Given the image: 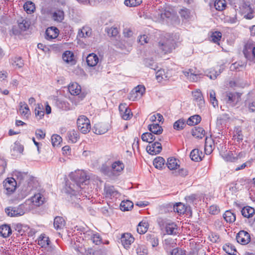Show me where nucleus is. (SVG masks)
Segmentation results:
<instances>
[{
    "label": "nucleus",
    "instance_id": "c9c22d12",
    "mask_svg": "<svg viewBox=\"0 0 255 255\" xmlns=\"http://www.w3.org/2000/svg\"><path fill=\"white\" fill-rule=\"evenodd\" d=\"M186 124V121L184 119H180L174 123L173 128L177 130H180L185 128Z\"/></svg>",
    "mask_w": 255,
    "mask_h": 255
},
{
    "label": "nucleus",
    "instance_id": "6e6d98bb",
    "mask_svg": "<svg viewBox=\"0 0 255 255\" xmlns=\"http://www.w3.org/2000/svg\"><path fill=\"white\" fill-rule=\"evenodd\" d=\"M23 7L25 10L27 12L30 13L32 12H33L35 6L33 3L31 1H28L26 2L23 6Z\"/></svg>",
    "mask_w": 255,
    "mask_h": 255
},
{
    "label": "nucleus",
    "instance_id": "f704fd0d",
    "mask_svg": "<svg viewBox=\"0 0 255 255\" xmlns=\"http://www.w3.org/2000/svg\"><path fill=\"white\" fill-rule=\"evenodd\" d=\"M201 121V118L200 116L195 115L190 117L187 121L186 124L189 126L197 125Z\"/></svg>",
    "mask_w": 255,
    "mask_h": 255
},
{
    "label": "nucleus",
    "instance_id": "4468645a",
    "mask_svg": "<svg viewBox=\"0 0 255 255\" xmlns=\"http://www.w3.org/2000/svg\"><path fill=\"white\" fill-rule=\"evenodd\" d=\"M141 138L143 141L149 143H152L156 140L161 141L162 139L161 137L155 136V135L153 134L151 132L143 133L141 136Z\"/></svg>",
    "mask_w": 255,
    "mask_h": 255
},
{
    "label": "nucleus",
    "instance_id": "9b49d317",
    "mask_svg": "<svg viewBox=\"0 0 255 255\" xmlns=\"http://www.w3.org/2000/svg\"><path fill=\"white\" fill-rule=\"evenodd\" d=\"M145 88L141 85H138L135 87L130 93V100L134 101L135 99L141 97L145 92Z\"/></svg>",
    "mask_w": 255,
    "mask_h": 255
},
{
    "label": "nucleus",
    "instance_id": "09e8293b",
    "mask_svg": "<svg viewBox=\"0 0 255 255\" xmlns=\"http://www.w3.org/2000/svg\"><path fill=\"white\" fill-rule=\"evenodd\" d=\"M224 250L229 255H235L236 252L235 247L231 244L226 245L223 247Z\"/></svg>",
    "mask_w": 255,
    "mask_h": 255
},
{
    "label": "nucleus",
    "instance_id": "37998d69",
    "mask_svg": "<svg viewBox=\"0 0 255 255\" xmlns=\"http://www.w3.org/2000/svg\"><path fill=\"white\" fill-rule=\"evenodd\" d=\"M226 6V1L225 0H216L214 3L215 8L219 11L223 10Z\"/></svg>",
    "mask_w": 255,
    "mask_h": 255
},
{
    "label": "nucleus",
    "instance_id": "58836bf2",
    "mask_svg": "<svg viewBox=\"0 0 255 255\" xmlns=\"http://www.w3.org/2000/svg\"><path fill=\"white\" fill-rule=\"evenodd\" d=\"M174 212H176L179 214H183L186 212V208L184 204L182 203H176L173 207Z\"/></svg>",
    "mask_w": 255,
    "mask_h": 255
},
{
    "label": "nucleus",
    "instance_id": "f8f14e48",
    "mask_svg": "<svg viewBox=\"0 0 255 255\" xmlns=\"http://www.w3.org/2000/svg\"><path fill=\"white\" fill-rule=\"evenodd\" d=\"M165 228L166 232L169 235H176L178 233L177 225L172 222H166L163 225Z\"/></svg>",
    "mask_w": 255,
    "mask_h": 255
},
{
    "label": "nucleus",
    "instance_id": "9d476101",
    "mask_svg": "<svg viewBox=\"0 0 255 255\" xmlns=\"http://www.w3.org/2000/svg\"><path fill=\"white\" fill-rule=\"evenodd\" d=\"M236 239L239 243L242 245H247L251 241L250 234L245 231H241L236 236Z\"/></svg>",
    "mask_w": 255,
    "mask_h": 255
},
{
    "label": "nucleus",
    "instance_id": "4be33fe9",
    "mask_svg": "<svg viewBox=\"0 0 255 255\" xmlns=\"http://www.w3.org/2000/svg\"><path fill=\"white\" fill-rule=\"evenodd\" d=\"M203 153L200 151L198 149H194L191 151L190 156L193 161H199L202 159Z\"/></svg>",
    "mask_w": 255,
    "mask_h": 255
},
{
    "label": "nucleus",
    "instance_id": "603ef678",
    "mask_svg": "<svg viewBox=\"0 0 255 255\" xmlns=\"http://www.w3.org/2000/svg\"><path fill=\"white\" fill-rule=\"evenodd\" d=\"M210 101L214 107L218 106V101L216 97V93L213 90L210 91Z\"/></svg>",
    "mask_w": 255,
    "mask_h": 255
},
{
    "label": "nucleus",
    "instance_id": "423d86ee",
    "mask_svg": "<svg viewBox=\"0 0 255 255\" xmlns=\"http://www.w3.org/2000/svg\"><path fill=\"white\" fill-rule=\"evenodd\" d=\"M175 43L172 39H168L159 42V47L164 54L170 53L175 48Z\"/></svg>",
    "mask_w": 255,
    "mask_h": 255
},
{
    "label": "nucleus",
    "instance_id": "ea45409f",
    "mask_svg": "<svg viewBox=\"0 0 255 255\" xmlns=\"http://www.w3.org/2000/svg\"><path fill=\"white\" fill-rule=\"evenodd\" d=\"M214 149L213 142L211 140H208L206 138L205 143V152L207 154H210Z\"/></svg>",
    "mask_w": 255,
    "mask_h": 255
},
{
    "label": "nucleus",
    "instance_id": "4c0bfd02",
    "mask_svg": "<svg viewBox=\"0 0 255 255\" xmlns=\"http://www.w3.org/2000/svg\"><path fill=\"white\" fill-rule=\"evenodd\" d=\"M133 204L132 202L127 200L122 201L120 204L121 210L123 211H129L133 207Z\"/></svg>",
    "mask_w": 255,
    "mask_h": 255
},
{
    "label": "nucleus",
    "instance_id": "a18cd8bd",
    "mask_svg": "<svg viewBox=\"0 0 255 255\" xmlns=\"http://www.w3.org/2000/svg\"><path fill=\"white\" fill-rule=\"evenodd\" d=\"M12 64L15 68H21L23 65V61L20 57H15L12 59Z\"/></svg>",
    "mask_w": 255,
    "mask_h": 255
},
{
    "label": "nucleus",
    "instance_id": "20e7f679",
    "mask_svg": "<svg viewBox=\"0 0 255 255\" xmlns=\"http://www.w3.org/2000/svg\"><path fill=\"white\" fill-rule=\"evenodd\" d=\"M78 129L83 133L89 132L91 129L90 120L85 116H80L77 121Z\"/></svg>",
    "mask_w": 255,
    "mask_h": 255
},
{
    "label": "nucleus",
    "instance_id": "6ab92c4d",
    "mask_svg": "<svg viewBox=\"0 0 255 255\" xmlns=\"http://www.w3.org/2000/svg\"><path fill=\"white\" fill-rule=\"evenodd\" d=\"M104 191L106 196L110 198L116 197L118 194V192L115 189L113 186H105Z\"/></svg>",
    "mask_w": 255,
    "mask_h": 255
},
{
    "label": "nucleus",
    "instance_id": "5701e85b",
    "mask_svg": "<svg viewBox=\"0 0 255 255\" xmlns=\"http://www.w3.org/2000/svg\"><path fill=\"white\" fill-rule=\"evenodd\" d=\"M179 162L177 159L170 157L167 159L166 165L170 170H175L179 167Z\"/></svg>",
    "mask_w": 255,
    "mask_h": 255
},
{
    "label": "nucleus",
    "instance_id": "680f3d73",
    "mask_svg": "<svg viewBox=\"0 0 255 255\" xmlns=\"http://www.w3.org/2000/svg\"><path fill=\"white\" fill-rule=\"evenodd\" d=\"M91 240L96 245H99L102 242L101 237L98 234H93L91 237Z\"/></svg>",
    "mask_w": 255,
    "mask_h": 255
},
{
    "label": "nucleus",
    "instance_id": "a878e982",
    "mask_svg": "<svg viewBox=\"0 0 255 255\" xmlns=\"http://www.w3.org/2000/svg\"><path fill=\"white\" fill-rule=\"evenodd\" d=\"M241 212L244 217L250 218L254 215L255 209L250 206H246L242 209Z\"/></svg>",
    "mask_w": 255,
    "mask_h": 255
},
{
    "label": "nucleus",
    "instance_id": "ddd939ff",
    "mask_svg": "<svg viewBox=\"0 0 255 255\" xmlns=\"http://www.w3.org/2000/svg\"><path fill=\"white\" fill-rule=\"evenodd\" d=\"M134 238L129 233H125L121 237V242L125 248H128L129 246L133 242Z\"/></svg>",
    "mask_w": 255,
    "mask_h": 255
},
{
    "label": "nucleus",
    "instance_id": "4d7b16f0",
    "mask_svg": "<svg viewBox=\"0 0 255 255\" xmlns=\"http://www.w3.org/2000/svg\"><path fill=\"white\" fill-rule=\"evenodd\" d=\"M222 37V33L219 31H215L212 33L211 38V40L214 43H218Z\"/></svg>",
    "mask_w": 255,
    "mask_h": 255
},
{
    "label": "nucleus",
    "instance_id": "dca6fc26",
    "mask_svg": "<svg viewBox=\"0 0 255 255\" xmlns=\"http://www.w3.org/2000/svg\"><path fill=\"white\" fill-rule=\"evenodd\" d=\"M125 165L122 161L118 160L114 162L111 166L112 172L113 174H119L124 169Z\"/></svg>",
    "mask_w": 255,
    "mask_h": 255
},
{
    "label": "nucleus",
    "instance_id": "864d4df0",
    "mask_svg": "<svg viewBox=\"0 0 255 255\" xmlns=\"http://www.w3.org/2000/svg\"><path fill=\"white\" fill-rule=\"evenodd\" d=\"M51 142L53 146H57L62 141L61 137L58 134H53L51 138Z\"/></svg>",
    "mask_w": 255,
    "mask_h": 255
},
{
    "label": "nucleus",
    "instance_id": "c03bdc74",
    "mask_svg": "<svg viewBox=\"0 0 255 255\" xmlns=\"http://www.w3.org/2000/svg\"><path fill=\"white\" fill-rule=\"evenodd\" d=\"M57 104L58 108L62 110L67 111L70 109V105L67 101L59 100Z\"/></svg>",
    "mask_w": 255,
    "mask_h": 255
},
{
    "label": "nucleus",
    "instance_id": "f257e3e1",
    "mask_svg": "<svg viewBox=\"0 0 255 255\" xmlns=\"http://www.w3.org/2000/svg\"><path fill=\"white\" fill-rule=\"evenodd\" d=\"M71 178L76 184V187H75L74 185H73V187L69 186V188L73 192L72 193L73 194L78 191L79 188L84 189V187H82V186L87 185L89 180V177L83 170H78L75 171V173H72Z\"/></svg>",
    "mask_w": 255,
    "mask_h": 255
},
{
    "label": "nucleus",
    "instance_id": "72a5a7b5",
    "mask_svg": "<svg viewBox=\"0 0 255 255\" xmlns=\"http://www.w3.org/2000/svg\"><path fill=\"white\" fill-rule=\"evenodd\" d=\"M19 111L20 114L23 116L27 117L29 114V109L25 103H20Z\"/></svg>",
    "mask_w": 255,
    "mask_h": 255
},
{
    "label": "nucleus",
    "instance_id": "473e14b6",
    "mask_svg": "<svg viewBox=\"0 0 255 255\" xmlns=\"http://www.w3.org/2000/svg\"><path fill=\"white\" fill-rule=\"evenodd\" d=\"M224 219L227 223H232L235 221L236 216L231 211H226L223 215Z\"/></svg>",
    "mask_w": 255,
    "mask_h": 255
},
{
    "label": "nucleus",
    "instance_id": "8fccbe9b",
    "mask_svg": "<svg viewBox=\"0 0 255 255\" xmlns=\"http://www.w3.org/2000/svg\"><path fill=\"white\" fill-rule=\"evenodd\" d=\"M171 13L169 11L164 10L157 12V15L158 19H164L165 18H169L170 17Z\"/></svg>",
    "mask_w": 255,
    "mask_h": 255
},
{
    "label": "nucleus",
    "instance_id": "a211bd4d",
    "mask_svg": "<svg viewBox=\"0 0 255 255\" xmlns=\"http://www.w3.org/2000/svg\"><path fill=\"white\" fill-rule=\"evenodd\" d=\"M51 16L53 20L60 22L64 18V12L63 10L58 9L51 13Z\"/></svg>",
    "mask_w": 255,
    "mask_h": 255
},
{
    "label": "nucleus",
    "instance_id": "2eb2a0df",
    "mask_svg": "<svg viewBox=\"0 0 255 255\" xmlns=\"http://www.w3.org/2000/svg\"><path fill=\"white\" fill-rule=\"evenodd\" d=\"M192 95L193 97V100L197 102L198 106L201 108L204 106L205 101L202 94L201 91L200 90H197L192 92Z\"/></svg>",
    "mask_w": 255,
    "mask_h": 255
},
{
    "label": "nucleus",
    "instance_id": "f03ea898",
    "mask_svg": "<svg viewBox=\"0 0 255 255\" xmlns=\"http://www.w3.org/2000/svg\"><path fill=\"white\" fill-rule=\"evenodd\" d=\"M30 210V207H27L25 203L21 204L17 207H8L5 209V212L10 217H16L22 216L24 213Z\"/></svg>",
    "mask_w": 255,
    "mask_h": 255
},
{
    "label": "nucleus",
    "instance_id": "c85d7f7f",
    "mask_svg": "<svg viewBox=\"0 0 255 255\" xmlns=\"http://www.w3.org/2000/svg\"><path fill=\"white\" fill-rule=\"evenodd\" d=\"M92 33L91 29L89 27H83L78 31L77 36L80 38L89 37Z\"/></svg>",
    "mask_w": 255,
    "mask_h": 255
},
{
    "label": "nucleus",
    "instance_id": "412c9836",
    "mask_svg": "<svg viewBox=\"0 0 255 255\" xmlns=\"http://www.w3.org/2000/svg\"><path fill=\"white\" fill-rule=\"evenodd\" d=\"M149 130L153 134L158 135L162 133L163 129L158 124H153L148 126Z\"/></svg>",
    "mask_w": 255,
    "mask_h": 255
},
{
    "label": "nucleus",
    "instance_id": "39448f33",
    "mask_svg": "<svg viewBox=\"0 0 255 255\" xmlns=\"http://www.w3.org/2000/svg\"><path fill=\"white\" fill-rule=\"evenodd\" d=\"M241 94L237 92H226L224 93V100L232 107L235 106L241 101Z\"/></svg>",
    "mask_w": 255,
    "mask_h": 255
},
{
    "label": "nucleus",
    "instance_id": "1a4fd4ad",
    "mask_svg": "<svg viewBox=\"0 0 255 255\" xmlns=\"http://www.w3.org/2000/svg\"><path fill=\"white\" fill-rule=\"evenodd\" d=\"M68 90L71 95L79 96L81 100L85 97V94L81 93V86L77 83L70 84L68 87Z\"/></svg>",
    "mask_w": 255,
    "mask_h": 255
},
{
    "label": "nucleus",
    "instance_id": "0e129e2a",
    "mask_svg": "<svg viewBox=\"0 0 255 255\" xmlns=\"http://www.w3.org/2000/svg\"><path fill=\"white\" fill-rule=\"evenodd\" d=\"M149 40V38L148 36L145 34L140 35L138 38V42L141 45H143L145 43H147Z\"/></svg>",
    "mask_w": 255,
    "mask_h": 255
},
{
    "label": "nucleus",
    "instance_id": "2f4dec72",
    "mask_svg": "<svg viewBox=\"0 0 255 255\" xmlns=\"http://www.w3.org/2000/svg\"><path fill=\"white\" fill-rule=\"evenodd\" d=\"M148 227V224L146 222L141 221L137 227V232L139 234H143L147 232Z\"/></svg>",
    "mask_w": 255,
    "mask_h": 255
},
{
    "label": "nucleus",
    "instance_id": "338daca9",
    "mask_svg": "<svg viewBox=\"0 0 255 255\" xmlns=\"http://www.w3.org/2000/svg\"><path fill=\"white\" fill-rule=\"evenodd\" d=\"M200 78V74L192 72L189 77V80L191 82H197Z\"/></svg>",
    "mask_w": 255,
    "mask_h": 255
},
{
    "label": "nucleus",
    "instance_id": "bb28decb",
    "mask_svg": "<svg viewBox=\"0 0 255 255\" xmlns=\"http://www.w3.org/2000/svg\"><path fill=\"white\" fill-rule=\"evenodd\" d=\"M53 224L56 230L61 229L65 226V222L62 217L57 216L54 219Z\"/></svg>",
    "mask_w": 255,
    "mask_h": 255
},
{
    "label": "nucleus",
    "instance_id": "cd10ccee",
    "mask_svg": "<svg viewBox=\"0 0 255 255\" xmlns=\"http://www.w3.org/2000/svg\"><path fill=\"white\" fill-rule=\"evenodd\" d=\"M192 134L197 138H202L205 134V131L201 127H195L192 130Z\"/></svg>",
    "mask_w": 255,
    "mask_h": 255
},
{
    "label": "nucleus",
    "instance_id": "a19ab883",
    "mask_svg": "<svg viewBox=\"0 0 255 255\" xmlns=\"http://www.w3.org/2000/svg\"><path fill=\"white\" fill-rule=\"evenodd\" d=\"M136 252L137 255H147L148 250L144 245H138L136 248Z\"/></svg>",
    "mask_w": 255,
    "mask_h": 255
},
{
    "label": "nucleus",
    "instance_id": "e433bc0d",
    "mask_svg": "<svg viewBox=\"0 0 255 255\" xmlns=\"http://www.w3.org/2000/svg\"><path fill=\"white\" fill-rule=\"evenodd\" d=\"M165 162V161L163 157L158 156L154 159L153 163L156 168L161 169L164 166Z\"/></svg>",
    "mask_w": 255,
    "mask_h": 255
},
{
    "label": "nucleus",
    "instance_id": "052dcab7",
    "mask_svg": "<svg viewBox=\"0 0 255 255\" xmlns=\"http://www.w3.org/2000/svg\"><path fill=\"white\" fill-rule=\"evenodd\" d=\"M224 158L227 161L235 162V154L233 153V151H229L224 156Z\"/></svg>",
    "mask_w": 255,
    "mask_h": 255
},
{
    "label": "nucleus",
    "instance_id": "79ce46f5",
    "mask_svg": "<svg viewBox=\"0 0 255 255\" xmlns=\"http://www.w3.org/2000/svg\"><path fill=\"white\" fill-rule=\"evenodd\" d=\"M18 24L22 31H25L29 28L30 22L26 19H21L18 21Z\"/></svg>",
    "mask_w": 255,
    "mask_h": 255
},
{
    "label": "nucleus",
    "instance_id": "393cba45",
    "mask_svg": "<svg viewBox=\"0 0 255 255\" xmlns=\"http://www.w3.org/2000/svg\"><path fill=\"white\" fill-rule=\"evenodd\" d=\"M94 132L97 134H104L108 130L107 126L103 124H96L94 126Z\"/></svg>",
    "mask_w": 255,
    "mask_h": 255
},
{
    "label": "nucleus",
    "instance_id": "69168bd1",
    "mask_svg": "<svg viewBox=\"0 0 255 255\" xmlns=\"http://www.w3.org/2000/svg\"><path fill=\"white\" fill-rule=\"evenodd\" d=\"M171 255H185V252L179 248H175L170 252Z\"/></svg>",
    "mask_w": 255,
    "mask_h": 255
},
{
    "label": "nucleus",
    "instance_id": "7ed1b4c3",
    "mask_svg": "<svg viewBox=\"0 0 255 255\" xmlns=\"http://www.w3.org/2000/svg\"><path fill=\"white\" fill-rule=\"evenodd\" d=\"M44 199L41 194L37 193L31 197L30 199L27 200L24 203L26 207H30L31 210L42 205L44 202Z\"/></svg>",
    "mask_w": 255,
    "mask_h": 255
},
{
    "label": "nucleus",
    "instance_id": "774afa93",
    "mask_svg": "<svg viewBox=\"0 0 255 255\" xmlns=\"http://www.w3.org/2000/svg\"><path fill=\"white\" fill-rule=\"evenodd\" d=\"M26 175V174L19 171L14 172L13 174V176L16 177L17 179L20 181L23 180Z\"/></svg>",
    "mask_w": 255,
    "mask_h": 255
},
{
    "label": "nucleus",
    "instance_id": "5fc2aeb1",
    "mask_svg": "<svg viewBox=\"0 0 255 255\" xmlns=\"http://www.w3.org/2000/svg\"><path fill=\"white\" fill-rule=\"evenodd\" d=\"M106 31L109 36L116 37L119 33V30L116 27H112L110 28H107Z\"/></svg>",
    "mask_w": 255,
    "mask_h": 255
},
{
    "label": "nucleus",
    "instance_id": "49530a36",
    "mask_svg": "<svg viewBox=\"0 0 255 255\" xmlns=\"http://www.w3.org/2000/svg\"><path fill=\"white\" fill-rule=\"evenodd\" d=\"M62 58L64 61L69 63L73 60L74 54L70 51H66L63 53Z\"/></svg>",
    "mask_w": 255,
    "mask_h": 255
},
{
    "label": "nucleus",
    "instance_id": "7c9ffc66",
    "mask_svg": "<svg viewBox=\"0 0 255 255\" xmlns=\"http://www.w3.org/2000/svg\"><path fill=\"white\" fill-rule=\"evenodd\" d=\"M50 240L45 235H41L38 240V244L42 248H45L49 245Z\"/></svg>",
    "mask_w": 255,
    "mask_h": 255
},
{
    "label": "nucleus",
    "instance_id": "3c124183",
    "mask_svg": "<svg viewBox=\"0 0 255 255\" xmlns=\"http://www.w3.org/2000/svg\"><path fill=\"white\" fill-rule=\"evenodd\" d=\"M142 2V0H125V4L128 6L134 7L139 5Z\"/></svg>",
    "mask_w": 255,
    "mask_h": 255
},
{
    "label": "nucleus",
    "instance_id": "de8ad7c7",
    "mask_svg": "<svg viewBox=\"0 0 255 255\" xmlns=\"http://www.w3.org/2000/svg\"><path fill=\"white\" fill-rule=\"evenodd\" d=\"M23 147L19 143H15L12 149V152L13 155H16V154H21L23 152Z\"/></svg>",
    "mask_w": 255,
    "mask_h": 255
},
{
    "label": "nucleus",
    "instance_id": "aec40b11",
    "mask_svg": "<svg viewBox=\"0 0 255 255\" xmlns=\"http://www.w3.org/2000/svg\"><path fill=\"white\" fill-rule=\"evenodd\" d=\"M86 62L88 66L94 67L98 64L99 62V58L96 54L91 53L89 54L87 56Z\"/></svg>",
    "mask_w": 255,
    "mask_h": 255
},
{
    "label": "nucleus",
    "instance_id": "0eeeda50",
    "mask_svg": "<svg viewBox=\"0 0 255 255\" xmlns=\"http://www.w3.org/2000/svg\"><path fill=\"white\" fill-rule=\"evenodd\" d=\"M16 184V182L14 178H7L3 182V186L8 194H10L15 191Z\"/></svg>",
    "mask_w": 255,
    "mask_h": 255
},
{
    "label": "nucleus",
    "instance_id": "f3484780",
    "mask_svg": "<svg viewBox=\"0 0 255 255\" xmlns=\"http://www.w3.org/2000/svg\"><path fill=\"white\" fill-rule=\"evenodd\" d=\"M59 30L54 27H48L45 31V38L51 40L57 38L58 35Z\"/></svg>",
    "mask_w": 255,
    "mask_h": 255
},
{
    "label": "nucleus",
    "instance_id": "bf43d9fd",
    "mask_svg": "<svg viewBox=\"0 0 255 255\" xmlns=\"http://www.w3.org/2000/svg\"><path fill=\"white\" fill-rule=\"evenodd\" d=\"M167 77V76L166 75L164 70H162V69L158 70L156 72V79L159 81H160L162 80V79L166 78Z\"/></svg>",
    "mask_w": 255,
    "mask_h": 255
},
{
    "label": "nucleus",
    "instance_id": "e2e57ef3",
    "mask_svg": "<svg viewBox=\"0 0 255 255\" xmlns=\"http://www.w3.org/2000/svg\"><path fill=\"white\" fill-rule=\"evenodd\" d=\"M120 114L122 118L125 120H129L132 115L131 114V111L129 109L126 110V111L121 113Z\"/></svg>",
    "mask_w": 255,
    "mask_h": 255
},
{
    "label": "nucleus",
    "instance_id": "6e6552de",
    "mask_svg": "<svg viewBox=\"0 0 255 255\" xmlns=\"http://www.w3.org/2000/svg\"><path fill=\"white\" fill-rule=\"evenodd\" d=\"M159 140H156L154 142L151 143V145H147L146 149L147 152L151 155L159 154L162 150V146Z\"/></svg>",
    "mask_w": 255,
    "mask_h": 255
},
{
    "label": "nucleus",
    "instance_id": "b1692460",
    "mask_svg": "<svg viewBox=\"0 0 255 255\" xmlns=\"http://www.w3.org/2000/svg\"><path fill=\"white\" fill-rule=\"evenodd\" d=\"M67 137L69 141L72 143H76L79 138V134L77 130L72 129L68 132Z\"/></svg>",
    "mask_w": 255,
    "mask_h": 255
},
{
    "label": "nucleus",
    "instance_id": "13d9d810",
    "mask_svg": "<svg viewBox=\"0 0 255 255\" xmlns=\"http://www.w3.org/2000/svg\"><path fill=\"white\" fill-rule=\"evenodd\" d=\"M148 241L150 242L153 247H157L158 245V239L154 235L147 236Z\"/></svg>",
    "mask_w": 255,
    "mask_h": 255
},
{
    "label": "nucleus",
    "instance_id": "c756f323",
    "mask_svg": "<svg viewBox=\"0 0 255 255\" xmlns=\"http://www.w3.org/2000/svg\"><path fill=\"white\" fill-rule=\"evenodd\" d=\"M11 234L10 227L7 225H4L0 227V234L3 238L8 237Z\"/></svg>",
    "mask_w": 255,
    "mask_h": 255
}]
</instances>
